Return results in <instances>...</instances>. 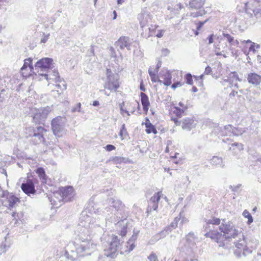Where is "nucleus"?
I'll return each instance as SVG.
<instances>
[{
    "label": "nucleus",
    "mask_w": 261,
    "mask_h": 261,
    "mask_svg": "<svg viewBox=\"0 0 261 261\" xmlns=\"http://www.w3.org/2000/svg\"><path fill=\"white\" fill-rule=\"evenodd\" d=\"M33 60L31 58H29L28 59H25L24 60V63L22 67L21 68V70L23 72V70H25L28 67L29 68L30 70V72L32 73H35V66L34 67L32 64ZM24 73L22 72V74Z\"/></svg>",
    "instance_id": "obj_20"
},
{
    "label": "nucleus",
    "mask_w": 261,
    "mask_h": 261,
    "mask_svg": "<svg viewBox=\"0 0 261 261\" xmlns=\"http://www.w3.org/2000/svg\"><path fill=\"white\" fill-rule=\"evenodd\" d=\"M31 181L33 183L34 187L35 185L38 184V180L37 178H34L32 179H31Z\"/></svg>",
    "instance_id": "obj_63"
},
{
    "label": "nucleus",
    "mask_w": 261,
    "mask_h": 261,
    "mask_svg": "<svg viewBox=\"0 0 261 261\" xmlns=\"http://www.w3.org/2000/svg\"><path fill=\"white\" fill-rule=\"evenodd\" d=\"M12 194L9 193L7 191H2V197H6L8 199V197H9Z\"/></svg>",
    "instance_id": "obj_50"
},
{
    "label": "nucleus",
    "mask_w": 261,
    "mask_h": 261,
    "mask_svg": "<svg viewBox=\"0 0 261 261\" xmlns=\"http://www.w3.org/2000/svg\"><path fill=\"white\" fill-rule=\"evenodd\" d=\"M205 3V0H191L189 3L190 8L195 9H200Z\"/></svg>",
    "instance_id": "obj_22"
},
{
    "label": "nucleus",
    "mask_w": 261,
    "mask_h": 261,
    "mask_svg": "<svg viewBox=\"0 0 261 261\" xmlns=\"http://www.w3.org/2000/svg\"><path fill=\"white\" fill-rule=\"evenodd\" d=\"M208 19H206V20H205L204 21H199L197 23V27H196V29L197 30H200V29H201V28L203 27V25L206 23L208 21Z\"/></svg>",
    "instance_id": "obj_42"
},
{
    "label": "nucleus",
    "mask_w": 261,
    "mask_h": 261,
    "mask_svg": "<svg viewBox=\"0 0 261 261\" xmlns=\"http://www.w3.org/2000/svg\"><path fill=\"white\" fill-rule=\"evenodd\" d=\"M81 103L80 102H79L77 103L76 106L72 108V112H81Z\"/></svg>",
    "instance_id": "obj_45"
},
{
    "label": "nucleus",
    "mask_w": 261,
    "mask_h": 261,
    "mask_svg": "<svg viewBox=\"0 0 261 261\" xmlns=\"http://www.w3.org/2000/svg\"><path fill=\"white\" fill-rule=\"evenodd\" d=\"M214 34L210 35L208 37L207 39L208 40V44H211L214 41Z\"/></svg>",
    "instance_id": "obj_56"
},
{
    "label": "nucleus",
    "mask_w": 261,
    "mask_h": 261,
    "mask_svg": "<svg viewBox=\"0 0 261 261\" xmlns=\"http://www.w3.org/2000/svg\"><path fill=\"white\" fill-rule=\"evenodd\" d=\"M53 60L49 58H43L39 60L35 64V70L37 73L44 72L51 68Z\"/></svg>",
    "instance_id": "obj_9"
},
{
    "label": "nucleus",
    "mask_w": 261,
    "mask_h": 261,
    "mask_svg": "<svg viewBox=\"0 0 261 261\" xmlns=\"http://www.w3.org/2000/svg\"><path fill=\"white\" fill-rule=\"evenodd\" d=\"M139 19L140 20V24L143 28V25L145 24V22H147L148 19H151L150 13L147 11H143L140 14Z\"/></svg>",
    "instance_id": "obj_21"
},
{
    "label": "nucleus",
    "mask_w": 261,
    "mask_h": 261,
    "mask_svg": "<svg viewBox=\"0 0 261 261\" xmlns=\"http://www.w3.org/2000/svg\"><path fill=\"white\" fill-rule=\"evenodd\" d=\"M231 134H232L234 136H238L239 135V131L237 128L233 126L231 132Z\"/></svg>",
    "instance_id": "obj_51"
},
{
    "label": "nucleus",
    "mask_w": 261,
    "mask_h": 261,
    "mask_svg": "<svg viewBox=\"0 0 261 261\" xmlns=\"http://www.w3.org/2000/svg\"><path fill=\"white\" fill-rule=\"evenodd\" d=\"M163 84L168 86L171 84L172 76L169 71H167L164 75Z\"/></svg>",
    "instance_id": "obj_26"
},
{
    "label": "nucleus",
    "mask_w": 261,
    "mask_h": 261,
    "mask_svg": "<svg viewBox=\"0 0 261 261\" xmlns=\"http://www.w3.org/2000/svg\"><path fill=\"white\" fill-rule=\"evenodd\" d=\"M161 199V192H158L155 193L150 198L149 201L153 203H156L159 204Z\"/></svg>",
    "instance_id": "obj_30"
},
{
    "label": "nucleus",
    "mask_w": 261,
    "mask_h": 261,
    "mask_svg": "<svg viewBox=\"0 0 261 261\" xmlns=\"http://www.w3.org/2000/svg\"><path fill=\"white\" fill-rule=\"evenodd\" d=\"M119 136L121 138V140H123L126 138V136H128L125 124H123L121 126V129L119 132Z\"/></svg>",
    "instance_id": "obj_32"
},
{
    "label": "nucleus",
    "mask_w": 261,
    "mask_h": 261,
    "mask_svg": "<svg viewBox=\"0 0 261 261\" xmlns=\"http://www.w3.org/2000/svg\"><path fill=\"white\" fill-rule=\"evenodd\" d=\"M65 202L72 200L74 196V190L71 186L62 188L60 192Z\"/></svg>",
    "instance_id": "obj_12"
},
{
    "label": "nucleus",
    "mask_w": 261,
    "mask_h": 261,
    "mask_svg": "<svg viewBox=\"0 0 261 261\" xmlns=\"http://www.w3.org/2000/svg\"><path fill=\"white\" fill-rule=\"evenodd\" d=\"M120 246V240L117 236H113L109 248L104 250L105 255L108 257L115 258L117 255V252Z\"/></svg>",
    "instance_id": "obj_7"
},
{
    "label": "nucleus",
    "mask_w": 261,
    "mask_h": 261,
    "mask_svg": "<svg viewBox=\"0 0 261 261\" xmlns=\"http://www.w3.org/2000/svg\"><path fill=\"white\" fill-rule=\"evenodd\" d=\"M179 219H180L178 217L175 218L173 221L171 222L169 227L167 229L168 230H169L171 231L172 229L175 228L177 226Z\"/></svg>",
    "instance_id": "obj_36"
},
{
    "label": "nucleus",
    "mask_w": 261,
    "mask_h": 261,
    "mask_svg": "<svg viewBox=\"0 0 261 261\" xmlns=\"http://www.w3.org/2000/svg\"><path fill=\"white\" fill-rule=\"evenodd\" d=\"M211 163L215 166H222V159L218 156H213L211 160Z\"/></svg>",
    "instance_id": "obj_31"
},
{
    "label": "nucleus",
    "mask_w": 261,
    "mask_h": 261,
    "mask_svg": "<svg viewBox=\"0 0 261 261\" xmlns=\"http://www.w3.org/2000/svg\"><path fill=\"white\" fill-rule=\"evenodd\" d=\"M192 77L193 76L191 73L186 74L185 76V79L186 81V83L190 85H193V82Z\"/></svg>",
    "instance_id": "obj_38"
},
{
    "label": "nucleus",
    "mask_w": 261,
    "mask_h": 261,
    "mask_svg": "<svg viewBox=\"0 0 261 261\" xmlns=\"http://www.w3.org/2000/svg\"><path fill=\"white\" fill-rule=\"evenodd\" d=\"M255 43H252V44H251V46H250L249 48V50L250 51H253V53H255L256 52V50L255 49Z\"/></svg>",
    "instance_id": "obj_54"
},
{
    "label": "nucleus",
    "mask_w": 261,
    "mask_h": 261,
    "mask_svg": "<svg viewBox=\"0 0 261 261\" xmlns=\"http://www.w3.org/2000/svg\"><path fill=\"white\" fill-rule=\"evenodd\" d=\"M96 211L92 207H87L83 211L80 216L79 223L75 230L76 240L79 242V246L76 248L77 252L83 255H90L95 249L97 239H101L103 233V229L99 225L94 224L97 218Z\"/></svg>",
    "instance_id": "obj_1"
},
{
    "label": "nucleus",
    "mask_w": 261,
    "mask_h": 261,
    "mask_svg": "<svg viewBox=\"0 0 261 261\" xmlns=\"http://www.w3.org/2000/svg\"><path fill=\"white\" fill-rule=\"evenodd\" d=\"M109 50L111 53L112 56H115V51L113 47H110Z\"/></svg>",
    "instance_id": "obj_64"
},
{
    "label": "nucleus",
    "mask_w": 261,
    "mask_h": 261,
    "mask_svg": "<svg viewBox=\"0 0 261 261\" xmlns=\"http://www.w3.org/2000/svg\"><path fill=\"white\" fill-rule=\"evenodd\" d=\"M136 239L137 234H133L132 238L127 242V245H129V248L128 250H127L128 252H130L134 249L135 246L134 244V241L136 240ZM125 251H126V250H125Z\"/></svg>",
    "instance_id": "obj_28"
},
{
    "label": "nucleus",
    "mask_w": 261,
    "mask_h": 261,
    "mask_svg": "<svg viewBox=\"0 0 261 261\" xmlns=\"http://www.w3.org/2000/svg\"><path fill=\"white\" fill-rule=\"evenodd\" d=\"M232 146H237L239 150H242L243 149V145L241 143H234L232 144Z\"/></svg>",
    "instance_id": "obj_57"
},
{
    "label": "nucleus",
    "mask_w": 261,
    "mask_h": 261,
    "mask_svg": "<svg viewBox=\"0 0 261 261\" xmlns=\"http://www.w3.org/2000/svg\"><path fill=\"white\" fill-rule=\"evenodd\" d=\"M148 259L149 261H159L157 255L153 252L148 256Z\"/></svg>",
    "instance_id": "obj_40"
},
{
    "label": "nucleus",
    "mask_w": 261,
    "mask_h": 261,
    "mask_svg": "<svg viewBox=\"0 0 261 261\" xmlns=\"http://www.w3.org/2000/svg\"><path fill=\"white\" fill-rule=\"evenodd\" d=\"M105 148L108 151H112L114 149H115V147L113 145H111V144H108L107 145H106V146L105 147Z\"/></svg>",
    "instance_id": "obj_48"
},
{
    "label": "nucleus",
    "mask_w": 261,
    "mask_h": 261,
    "mask_svg": "<svg viewBox=\"0 0 261 261\" xmlns=\"http://www.w3.org/2000/svg\"><path fill=\"white\" fill-rule=\"evenodd\" d=\"M130 39L128 37L122 36L115 42V45L121 49L126 47L128 50H130Z\"/></svg>",
    "instance_id": "obj_15"
},
{
    "label": "nucleus",
    "mask_w": 261,
    "mask_h": 261,
    "mask_svg": "<svg viewBox=\"0 0 261 261\" xmlns=\"http://www.w3.org/2000/svg\"><path fill=\"white\" fill-rule=\"evenodd\" d=\"M181 255L183 256L184 261H194L197 260L195 258L193 250L189 244H185L184 247H181ZM175 261H177L175 260Z\"/></svg>",
    "instance_id": "obj_10"
},
{
    "label": "nucleus",
    "mask_w": 261,
    "mask_h": 261,
    "mask_svg": "<svg viewBox=\"0 0 261 261\" xmlns=\"http://www.w3.org/2000/svg\"><path fill=\"white\" fill-rule=\"evenodd\" d=\"M106 74L107 78L104 85L105 88L116 91L119 87L118 74H114L110 69H107Z\"/></svg>",
    "instance_id": "obj_6"
},
{
    "label": "nucleus",
    "mask_w": 261,
    "mask_h": 261,
    "mask_svg": "<svg viewBox=\"0 0 261 261\" xmlns=\"http://www.w3.org/2000/svg\"><path fill=\"white\" fill-rule=\"evenodd\" d=\"M158 208V204L149 201L148 206L147 210L148 213H150L152 210L156 211Z\"/></svg>",
    "instance_id": "obj_33"
},
{
    "label": "nucleus",
    "mask_w": 261,
    "mask_h": 261,
    "mask_svg": "<svg viewBox=\"0 0 261 261\" xmlns=\"http://www.w3.org/2000/svg\"><path fill=\"white\" fill-rule=\"evenodd\" d=\"M168 234V230L165 229L159 233H158L155 235L153 236L151 239V241L152 242H155L160 239L165 238Z\"/></svg>",
    "instance_id": "obj_23"
},
{
    "label": "nucleus",
    "mask_w": 261,
    "mask_h": 261,
    "mask_svg": "<svg viewBox=\"0 0 261 261\" xmlns=\"http://www.w3.org/2000/svg\"><path fill=\"white\" fill-rule=\"evenodd\" d=\"M141 103L143 106V109L146 113L148 112L150 102L148 96L144 93L141 92L140 94Z\"/></svg>",
    "instance_id": "obj_19"
},
{
    "label": "nucleus",
    "mask_w": 261,
    "mask_h": 261,
    "mask_svg": "<svg viewBox=\"0 0 261 261\" xmlns=\"http://www.w3.org/2000/svg\"><path fill=\"white\" fill-rule=\"evenodd\" d=\"M239 41L237 40L233 39V42H231V43L230 44V45L238 46L239 45Z\"/></svg>",
    "instance_id": "obj_62"
},
{
    "label": "nucleus",
    "mask_w": 261,
    "mask_h": 261,
    "mask_svg": "<svg viewBox=\"0 0 261 261\" xmlns=\"http://www.w3.org/2000/svg\"><path fill=\"white\" fill-rule=\"evenodd\" d=\"M207 225L214 224V225H219L220 223V220L219 218L213 217L211 219L206 220Z\"/></svg>",
    "instance_id": "obj_34"
},
{
    "label": "nucleus",
    "mask_w": 261,
    "mask_h": 261,
    "mask_svg": "<svg viewBox=\"0 0 261 261\" xmlns=\"http://www.w3.org/2000/svg\"><path fill=\"white\" fill-rule=\"evenodd\" d=\"M162 65V62L161 61H159L156 65V68L155 69V71L156 72H158L159 71V68L161 67Z\"/></svg>",
    "instance_id": "obj_60"
},
{
    "label": "nucleus",
    "mask_w": 261,
    "mask_h": 261,
    "mask_svg": "<svg viewBox=\"0 0 261 261\" xmlns=\"http://www.w3.org/2000/svg\"><path fill=\"white\" fill-rule=\"evenodd\" d=\"M175 110L173 111V113L178 117L181 118L184 113V110L181 109L177 107L174 108Z\"/></svg>",
    "instance_id": "obj_37"
},
{
    "label": "nucleus",
    "mask_w": 261,
    "mask_h": 261,
    "mask_svg": "<svg viewBox=\"0 0 261 261\" xmlns=\"http://www.w3.org/2000/svg\"><path fill=\"white\" fill-rule=\"evenodd\" d=\"M222 35L223 37L226 39L227 41L230 44L231 43V42H233L234 37L231 36L230 35L224 32H223Z\"/></svg>",
    "instance_id": "obj_39"
},
{
    "label": "nucleus",
    "mask_w": 261,
    "mask_h": 261,
    "mask_svg": "<svg viewBox=\"0 0 261 261\" xmlns=\"http://www.w3.org/2000/svg\"><path fill=\"white\" fill-rule=\"evenodd\" d=\"M245 12L247 26L255 24L261 19V8L257 2L251 1L246 3Z\"/></svg>",
    "instance_id": "obj_4"
},
{
    "label": "nucleus",
    "mask_w": 261,
    "mask_h": 261,
    "mask_svg": "<svg viewBox=\"0 0 261 261\" xmlns=\"http://www.w3.org/2000/svg\"><path fill=\"white\" fill-rule=\"evenodd\" d=\"M241 186V184H238L237 186H230L229 188H230V189H231L232 190V191L237 192L239 191V189L240 188Z\"/></svg>",
    "instance_id": "obj_44"
},
{
    "label": "nucleus",
    "mask_w": 261,
    "mask_h": 261,
    "mask_svg": "<svg viewBox=\"0 0 261 261\" xmlns=\"http://www.w3.org/2000/svg\"><path fill=\"white\" fill-rule=\"evenodd\" d=\"M52 110V107L49 106L39 109L35 108H31L30 109V114L33 118V121L35 123L43 124L48 114Z\"/></svg>",
    "instance_id": "obj_5"
},
{
    "label": "nucleus",
    "mask_w": 261,
    "mask_h": 261,
    "mask_svg": "<svg viewBox=\"0 0 261 261\" xmlns=\"http://www.w3.org/2000/svg\"><path fill=\"white\" fill-rule=\"evenodd\" d=\"M109 206L102 212L107 225L114 224L121 237L126 234L128 229V212L125 206L120 200L113 198L108 200Z\"/></svg>",
    "instance_id": "obj_3"
},
{
    "label": "nucleus",
    "mask_w": 261,
    "mask_h": 261,
    "mask_svg": "<svg viewBox=\"0 0 261 261\" xmlns=\"http://www.w3.org/2000/svg\"><path fill=\"white\" fill-rule=\"evenodd\" d=\"M124 106V102L123 101L122 102L120 103L119 104V107H120V113L122 115L125 111V109H123V107Z\"/></svg>",
    "instance_id": "obj_52"
},
{
    "label": "nucleus",
    "mask_w": 261,
    "mask_h": 261,
    "mask_svg": "<svg viewBox=\"0 0 261 261\" xmlns=\"http://www.w3.org/2000/svg\"><path fill=\"white\" fill-rule=\"evenodd\" d=\"M8 202L9 207H13L19 201V199L12 194L8 197Z\"/></svg>",
    "instance_id": "obj_27"
},
{
    "label": "nucleus",
    "mask_w": 261,
    "mask_h": 261,
    "mask_svg": "<svg viewBox=\"0 0 261 261\" xmlns=\"http://www.w3.org/2000/svg\"><path fill=\"white\" fill-rule=\"evenodd\" d=\"M196 125L195 120L193 118H186L182 120V128L187 130H190Z\"/></svg>",
    "instance_id": "obj_18"
},
{
    "label": "nucleus",
    "mask_w": 261,
    "mask_h": 261,
    "mask_svg": "<svg viewBox=\"0 0 261 261\" xmlns=\"http://www.w3.org/2000/svg\"><path fill=\"white\" fill-rule=\"evenodd\" d=\"M48 199L51 204L55 208L59 207L65 202L60 192L52 194L48 197Z\"/></svg>",
    "instance_id": "obj_13"
},
{
    "label": "nucleus",
    "mask_w": 261,
    "mask_h": 261,
    "mask_svg": "<svg viewBox=\"0 0 261 261\" xmlns=\"http://www.w3.org/2000/svg\"><path fill=\"white\" fill-rule=\"evenodd\" d=\"M36 173L38 175L40 179L41 180V182L43 184L46 182V175L45 174L44 169L42 167H39L37 169Z\"/></svg>",
    "instance_id": "obj_24"
},
{
    "label": "nucleus",
    "mask_w": 261,
    "mask_h": 261,
    "mask_svg": "<svg viewBox=\"0 0 261 261\" xmlns=\"http://www.w3.org/2000/svg\"><path fill=\"white\" fill-rule=\"evenodd\" d=\"M243 215L245 218H248V224H250L253 222V218L250 213L247 210H246L243 212Z\"/></svg>",
    "instance_id": "obj_35"
},
{
    "label": "nucleus",
    "mask_w": 261,
    "mask_h": 261,
    "mask_svg": "<svg viewBox=\"0 0 261 261\" xmlns=\"http://www.w3.org/2000/svg\"><path fill=\"white\" fill-rule=\"evenodd\" d=\"M212 72V69L211 67L209 66H207L205 67V71L204 73L206 75L211 74Z\"/></svg>",
    "instance_id": "obj_49"
},
{
    "label": "nucleus",
    "mask_w": 261,
    "mask_h": 261,
    "mask_svg": "<svg viewBox=\"0 0 261 261\" xmlns=\"http://www.w3.org/2000/svg\"><path fill=\"white\" fill-rule=\"evenodd\" d=\"M9 247V244H7L6 241H5V242H3L1 246V250H3V252H6Z\"/></svg>",
    "instance_id": "obj_43"
},
{
    "label": "nucleus",
    "mask_w": 261,
    "mask_h": 261,
    "mask_svg": "<svg viewBox=\"0 0 261 261\" xmlns=\"http://www.w3.org/2000/svg\"><path fill=\"white\" fill-rule=\"evenodd\" d=\"M39 75L44 76L47 81L51 80L55 81L56 82H60L59 73L58 70L55 68L52 69V68H51L44 73H39Z\"/></svg>",
    "instance_id": "obj_11"
},
{
    "label": "nucleus",
    "mask_w": 261,
    "mask_h": 261,
    "mask_svg": "<svg viewBox=\"0 0 261 261\" xmlns=\"http://www.w3.org/2000/svg\"><path fill=\"white\" fill-rule=\"evenodd\" d=\"M44 131V128L42 126H37L33 130L30 136L35 137L34 143L35 144H39L43 140V132Z\"/></svg>",
    "instance_id": "obj_14"
},
{
    "label": "nucleus",
    "mask_w": 261,
    "mask_h": 261,
    "mask_svg": "<svg viewBox=\"0 0 261 261\" xmlns=\"http://www.w3.org/2000/svg\"><path fill=\"white\" fill-rule=\"evenodd\" d=\"M155 72L156 71L155 70H154V71H153L151 70V68H149L148 73H149V74L150 77H152V76L156 75L155 73Z\"/></svg>",
    "instance_id": "obj_58"
},
{
    "label": "nucleus",
    "mask_w": 261,
    "mask_h": 261,
    "mask_svg": "<svg viewBox=\"0 0 261 261\" xmlns=\"http://www.w3.org/2000/svg\"><path fill=\"white\" fill-rule=\"evenodd\" d=\"M206 13L205 10H200L199 11L196 12L195 13H193L191 15L194 17H197L198 16H202Z\"/></svg>",
    "instance_id": "obj_41"
},
{
    "label": "nucleus",
    "mask_w": 261,
    "mask_h": 261,
    "mask_svg": "<svg viewBox=\"0 0 261 261\" xmlns=\"http://www.w3.org/2000/svg\"><path fill=\"white\" fill-rule=\"evenodd\" d=\"M65 118L58 116L53 119L51 122V129L54 134L57 137L63 136L64 131Z\"/></svg>",
    "instance_id": "obj_8"
},
{
    "label": "nucleus",
    "mask_w": 261,
    "mask_h": 261,
    "mask_svg": "<svg viewBox=\"0 0 261 261\" xmlns=\"http://www.w3.org/2000/svg\"><path fill=\"white\" fill-rule=\"evenodd\" d=\"M232 74V77L236 79V80H238L239 81H241L240 80L239 76L236 72H232L231 73Z\"/></svg>",
    "instance_id": "obj_59"
},
{
    "label": "nucleus",
    "mask_w": 261,
    "mask_h": 261,
    "mask_svg": "<svg viewBox=\"0 0 261 261\" xmlns=\"http://www.w3.org/2000/svg\"><path fill=\"white\" fill-rule=\"evenodd\" d=\"M219 229L221 232L210 231L206 232L204 236L214 240L220 247H224L225 241H230L232 238L234 239L233 243L236 248L234 254L238 257L242 255L246 256L252 252V249L247 246L243 233L242 232H239L231 222H226L223 220L219 226Z\"/></svg>",
    "instance_id": "obj_2"
},
{
    "label": "nucleus",
    "mask_w": 261,
    "mask_h": 261,
    "mask_svg": "<svg viewBox=\"0 0 261 261\" xmlns=\"http://www.w3.org/2000/svg\"><path fill=\"white\" fill-rule=\"evenodd\" d=\"M43 35H44V36L43 38H41L40 42H41V43H45L47 42V41L49 39L50 35H49V34H48L47 35H44V34H43Z\"/></svg>",
    "instance_id": "obj_47"
},
{
    "label": "nucleus",
    "mask_w": 261,
    "mask_h": 261,
    "mask_svg": "<svg viewBox=\"0 0 261 261\" xmlns=\"http://www.w3.org/2000/svg\"><path fill=\"white\" fill-rule=\"evenodd\" d=\"M165 31L164 30H159L158 32V33L156 34V36L158 37V38H161L163 37V35H164V33Z\"/></svg>",
    "instance_id": "obj_53"
},
{
    "label": "nucleus",
    "mask_w": 261,
    "mask_h": 261,
    "mask_svg": "<svg viewBox=\"0 0 261 261\" xmlns=\"http://www.w3.org/2000/svg\"><path fill=\"white\" fill-rule=\"evenodd\" d=\"M172 120L174 121V122L175 123V124L176 125H180L181 122L180 121H178L177 118H172Z\"/></svg>",
    "instance_id": "obj_61"
},
{
    "label": "nucleus",
    "mask_w": 261,
    "mask_h": 261,
    "mask_svg": "<svg viewBox=\"0 0 261 261\" xmlns=\"http://www.w3.org/2000/svg\"><path fill=\"white\" fill-rule=\"evenodd\" d=\"M145 125L146 127V132L149 134L153 133L154 134H157V130L154 125L150 122H145Z\"/></svg>",
    "instance_id": "obj_25"
},
{
    "label": "nucleus",
    "mask_w": 261,
    "mask_h": 261,
    "mask_svg": "<svg viewBox=\"0 0 261 261\" xmlns=\"http://www.w3.org/2000/svg\"><path fill=\"white\" fill-rule=\"evenodd\" d=\"M183 84H184V83H182L181 82H177L172 85L171 88L173 89H175L177 87H181Z\"/></svg>",
    "instance_id": "obj_46"
},
{
    "label": "nucleus",
    "mask_w": 261,
    "mask_h": 261,
    "mask_svg": "<svg viewBox=\"0 0 261 261\" xmlns=\"http://www.w3.org/2000/svg\"><path fill=\"white\" fill-rule=\"evenodd\" d=\"M21 188L28 195L31 194H34L36 193L35 187L33 183L31 181V179H27L25 183L22 184Z\"/></svg>",
    "instance_id": "obj_16"
},
{
    "label": "nucleus",
    "mask_w": 261,
    "mask_h": 261,
    "mask_svg": "<svg viewBox=\"0 0 261 261\" xmlns=\"http://www.w3.org/2000/svg\"><path fill=\"white\" fill-rule=\"evenodd\" d=\"M111 160L115 164H118L121 163H126L127 159L121 156H114L111 158Z\"/></svg>",
    "instance_id": "obj_29"
},
{
    "label": "nucleus",
    "mask_w": 261,
    "mask_h": 261,
    "mask_svg": "<svg viewBox=\"0 0 261 261\" xmlns=\"http://www.w3.org/2000/svg\"><path fill=\"white\" fill-rule=\"evenodd\" d=\"M247 81L250 84L258 86L261 83V75L255 72L250 73L248 74Z\"/></svg>",
    "instance_id": "obj_17"
},
{
    "label": "nucleus",
    "mask_w": 261,
    "mask_h": 261,
    "mask_svg": "<svg viewBox=\"0 0 261 261\" xmlns=\"http://www.w3.org/2000/svg\"><path fill=\"white\" fill-rule=\"evenodd\" d=\"M233 126L231 125H228L226 126H225V129L227 130L229 133L231 134V132Z\"/></svg>",
    "instance_id": "obj_55"
}]
</instances>
